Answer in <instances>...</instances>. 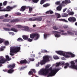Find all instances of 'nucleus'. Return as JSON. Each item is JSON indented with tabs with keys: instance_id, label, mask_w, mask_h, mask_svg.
Returning a JSON list of instances; mask_svg holds the SVG:
<instances>
[{
	"instance_id": "1",
	"label": "nucleus",
	"mask_w": 77,
	"mask_h": 77,
	"mask_svg": "<svg viewBox=\"0 0 77 77\" xmlns=\"http://www.w3.org/2000/svg\"><path fill=\"white\" fill-rule=\"evenodd\" d=\"M38 74L41 75L48 77V65L46 66L45 68H42L38 72Z\"/></svg>"
},
{
	"instance_id": "2",
	"label": "nucleus",
	"mask_w": 77,
	"mask_h": 77,
	"mask_svg": "<svg viewBox=\"0 0 77 77\" xmlns=\"http://www.w3.org/2000/svg\"><path fill=\"white\" fill-rule=\"evenodd\" d=\"M55 53L59 54V55H61V56H63L65 57H69L70 56H68V54H69V55H71L72 57H74V55L72 53L69 52H64L62 51H55Z\"/></svg>"
},
{
	"instance_id": "3",
	"label": "nucleus",
	"mask_w": 77,
	"mask_h": 77,
	"mask_svg": "<svg viewBox=\"0 0 77 77\" xmlns=\"http://www.w3.org/2000/svg\"><path fill=\"white\" fill-rule=\"evenodd\" d=\"M53 67H51L49 69H48V71H50V73H48V77H53L56 75V74L59 70L61 69V68H59L57 69H52Z\"/></svg>"
},
{
	"instance_id": "4",
	"label": "nucleus",
	"mask_w": 77,
	"mask_h": 77,
	"mask_svg": "<svg viewBox=\"0 0 77 77\" xmlns=\"http://www.w3.org/2000/svg\"><path fill=\"white\" fill-rule=\"evenodd\" d=\"M43 60L40 62H38V63L36 64V66H39L40 64H41V65H45L46 62H48V56L46 55L44 56L43 57Z\"/></svg>"
},
{
	"instance_id": "5",
	"label": "nucleus",
	"mask_w": 77,
	"mask_h": 77,
	"mask_svg": "<svg viewBox=\"0 0 77 77\" xmlns=\"http://www.w3.org/2000/svg\"><path fill=\"white\" fill-rule=\"evenodd\" d=\"M20 50V47L14 46L10 48L11 53H17Z\"/></svg>"
},
{
	"instance_id": "6",
	"label": "nucleus",
	"mask_w": 77,
	"mask_h": 77,
	"mask_svg": "<svg viewBox=\"0 0 77 77\" xmlns=\"http://www.w3.org/2000/svg\"><path fill=\"white\" fill-rule=\"evenodd\" d=\"M30 37L32 39H33L36 37V39H38L39 38V34L37 33H32L30 35Z\"/></svg>"
},
{
	"instance_id": "7",
	"label": "nucleus",
	"mask_w": 77,
	"mask_h": 77,
	"mask_svg": "<svg viewBox=\"0 0 77 77\" xmlns=\"http://www.w3.org/2000/svg\"><path fill=\"white\" fill-rule=\"evenodd\" d=\"M6 8H7L3 9V10H1L2 9V7L0 6V11H11V9L14 8V7L8 6Z\"/></svg>"
},
{
	"instance_id": "8",
	"label": "nucleus",
	"mask_w": 77,
	"mask_h": 77,
	"mask_svg": "<svg viewBox=\"0 0 77 77\" xmlns=\"http://www.w3.org/2000/svg\"><path fill=\"white\" fill-rule=\"evenodd\" d=\"M71 64V68L73 69H75L77 70V65H75V63L74 61H72L70 62Z\"/></svg>"
},
{
	"instance_id": "9",
	"label": "nucleus",
	"mask_w": 77,
	"mask_h": 77,
	"mask_svg": "<svg viewBox=\"0 0 77 77\" xmlns=\"http://www.w3.org/2000/svg\"><path fill=\"white\" fill-rule=\"evenodd\" d=\"M52 32L53 33H55V34L54 35L55 37L59 38V37L60 36V35L59 34L60 33V32H57V31H53Z\"/></svg>"
},
{
	"instance_id": "10",
	"label": "nucleus",
	"mask_w": 77,
	"mask_h": 77,
	"mask_svg": "<svg viewBox=\"0 0 77 77\" xmlns=\"http://www.w3.org/2000/svg\"><path fill=\"white\" fill-rule=\"evenodd\" d=\"M68 20L69 21H70L71 22H74V21H76L75 18L73 17H69L68 19Z\"/></svg>"
},
{
	"instance_id": "11",
	"label": "nucleus",
	"mask_w": 77,
	"mask_h": 77,
	"mask_svg": "<svg viewBox=\"0 0 77 77\" xmlns=\"http://www.w3.org/2000/svg\"><path fill=\"white\" fill-rule=\"evenodd\" d=\"M6 61V60L3 58H0V66H2V64H1V63H5V62Z\"/></svg>"
},
{
	"instance_id": "12",
	"label": "nucleus",
	"mask_w": 77,
	"mask_h": 77,
	"mask_svg": "<svg viewBox=\"0 0 77 77\" xmlns=\"http://www.w3.org/2000/svg\"><path fill=\"white\" fill-rule=\"evenodd\" d=\"M8 68H11V69H14L15 67V63H12L11 64L8 66Z\"/></svg>"
},
{
	"instance_id": "13",
	"label": "nucleus",
	"mask_w": 77,
	"mask_h": 77,
	"mask_svg": "<svg viewBox=\"0 0 77 77\" xmlns=\"http://www.w3.org/2000/svg\"><path fill=\"white\" fill-rule=\"evenodd\" d=\"M26 7L25 6H22L20 9V11L22 12H24L25 10H26Z\"/></svg>"
},
{
	"instance_id": "14",
	"label": "nucleus",
	"mask_w": 77,
	"mask_h": 77,
	"mask_svg": "<svg viewBox=\"0 0 77 77\" xmlns=\"http://www.w3.org/2000/svg\"><path fill=\"white\" fill-rule=\"evenodd\" d=\"M20 63L21 64H24V63H27V61L26 60H21L20 61Z\"/></svg>"
},
{
	"instance_id": "15",
	"label": "nucleus",
	"mask_w": 77,
	"mask_h": 77,
	"mask_svg": "<svg viewBox=\"0 0 77 77\" xmlns=\"http://www.w3.org/2000/svg\"><path fill=\"white\" fill-rule=\"evenodd\" d=\"M35 21H41L42 20V16L39 17L37 18H35Z\"/></svg>"
},
{
	"instance_id": "16",
	"label": "nucleus",
	"mask_w": 77,
	"mask_h": 77,
	"mask_svg": "<svg viewBox=\"0 0 77 77\" xmlns=\"http://www.w3.org/2000/svg\"><path fill=\"white\" fill-rule=\"evenodd\" d=\"M62 6H63V4H60V5H59L57 7V10H58V11H61L62 9Z\"/></svg>"
},
{
	"instance_id": "17",
	"label": "nucleus",
	"mask_w": 77,
	"mask_h": 77,
	"mask_svg": "<svg viewBox=\"0 0 77 77\" xmlns=\"http://www.w3.org/2000/svg\"><path fill=\"white\" fill-rule=\"evenodd\" d=\"M61 16L63 17H66L68 16V14L66 13H63L62 14Z\"/></svg>"
},
{
	"instance_id": "18",
	"label": "nucleus",
	"mask_w": 77,
	"mask_h": 77,
	"mask_svg": "<svg viewBox=\"0 0 77 77\" xmlns=\"http://www.w3.org/2000/svg\"><path fill=\"white\" fill-rule=\"evenodd\" d=\"M55 15L56 16V17H57V18H59L61 17V16L60 15V14H58V13H56L55 14Z\"/></svg>"
},
{
	"instance_id": "19",
	"label": "nucleus",
	"mask_w": 77,
	"mask_h": 77,
	"mask_svg": "<svg viewBox=\"0 0 77 77\" xmlns=\"http://www.w3.org/2000/svg\"><path fill=\"white\" fill-rule=\"evenodd\" d=\"M4 44L5 45H9V42L8 41H5L4 42Z\"/></svg>"
},
{
	"instance_id": "20",
	"label": "nucleus",
	"mask_w": 77,
	"mask_h": 77,
	"mask_svg": "<svg viewBox=\"0 0 77 77\" xmlns=\"http://www.w3.org/2000/svg\"><path fill=\"white\" fill-rule=\"evenodd\" d=\"M19 21H20L19 19H14L11 20V23H14V22H17Z\"/></svg>"
},
{
	"instance_id": "21",
	"label": "nucleus",
	"mask_w": 77,
	"mask_h": 77,
	"mask_svg": "<svg viewBox=\"0 0 77 77\" xmlns=\"http://www.w3.org/2000/svg\"><path fill=\"white\" fill-rule=\"evenodd\" d=\"M34 17L31 18L29 19V21H35V18L34 19Z\"/></svg>"
},
{
	"instance_id": "22",
	"label": "nucleus",
	"mask_w": 77,
	"mask_h": 77,
	"mask_svg": "<svg viewBox=\"0 0 77 77\" xmlns=\"http://www.w3.org/2000/svg\"><path fill=\"white\" fill-rule=\"evenodd\" d=\"M14 69L12 70V69H11L8 71V72L9 73H12V72H14Z\"/></svg>"
},
{
	"instance_id": "23",
	"label": "nucleus",
	"mask_w": 77,
	"mask_h": 77,
	"mask_svg": "<svg viewBox=\"0 0 77 77\" xmlns=\"http://www.w3.org/2000/svg\"><path fill=\"white\" fill-rule=\"evenodd\" d=\"M3 29H4V30H5V31H8V32L11 31V29H9V28H3Z\"/></svg>"
},
{
	"instance_id": "24",
	"label": "nucleus",
	"mask_w": 77,
	"mask_h": 77,
	"mask_svg": "<svg viewBox=\"0 0 77 77\" xmlns=\"http://www.w3.org/2000/svg\"><path fill=\"white\" fill-rule=\"evenodd\" d=\"M23 41V39H22L21 38H19L17 39V41H18V42H21Z\"/></svg>"
},
{
	"instance_id": "25",
	"label": "nucleus",
	"mask_w": 77,
	"mask_h": 77,
	"mask_svg": "<svg viewBox=\"0 0 77 77\" xmlns=\"http://www.w3.org/2000/svg\"><path fill=\"white\" fill-rule=\"evenodd\" d=\"M67 33H68V34H69V35H74V33L71 31H67Z\"/></svg>"
},
{
	"instance_id": "26",
	"label": "nucleus",
	"mask_w": 77,
	"mask_h": 77,
	"mask_svg": "<svg viewBox=\"0 0 77 77\" xmlns=\"http://www.w3.org/2000/svg\"><path fill=\"white\" fill-rule=\"evenodd\" d=\"M11 30L13 31V32H17V29L15 28H12L11 29Z\"/></svg>"
},
{
	"instance_id": "27",
	"label": "nucleus",
	"mask_w": 77,
	"mask_h": 77,
	"mask_svg": "<svg viewBox=\"0 0 77 77\" xmlns=\"http://www.w3.org/2000/svg\"><path fill=\"white\" fill-rule=\"evenodd\" d=\"M5 57L6 58V59H7V60H11V58H9V57L8 55H6Z\"/></svg>"
},
{
	"instance_id": "28",
	"label": "nucleus",
	"mask_w": 77,
	"mask_h": 77,
	"mask_svg": "<svg viewBox=\"0 0 77 77\" xmlns=\"http://www.w3.org/2000/svg\"><path fill=\"white\" fill-rule=\"evenodd\" d=\"M59 20L60 21H64V22L68 23V21L65 19H60Z\"/></svg>"
},
{
	"instance_id": "29",
	"label": "nucleus",
	"mask_w": 77,
	"mask_h": 77,
	"mask_svg": "<svg viewBox=\"0 0 77 77\" xmlns=\"http://www.w3.org/2000/svg\"><path fill=\"white\" fill-rule=\"evenodd\" d=\"M23 39H25L26 40L28 39V37L26 35H23Z\"/></svg>"
},
{
	"instance_id": "30",
	"label": "nucleus",
	"mask_w": 77,
	"mask_h": 77,
	"mask_svg": "<svg viewBox=\"0 0 77 77\" xmlns=\"http://www.w3.org/2000/svg\"><path fill=\"white\" fill-rule=\"evenodd\" d=\"M74 14V13L72 11H70L68 14L69 15H72Z\"/></svg>"
},
{
	"instance_id": "31",
	"label": "nucleus",
	"mask_w": 77,
	"mask_h": 77,
	"mask_svg": "<svg viewBox=\"0 0 77 77\" xmlns=\"http://www.w3.org/2000/svg\"><path fill=\"white\" fill-rule=\"evenodd\" d=\"M53 57L54 59H59V57L56 55H54V56Z\"/></svg>"
},
{
	"instance_id": "32",
	"label": "nucleus",
	"mask_w": 77,
	"mask_h": 77,
	"mask_svg": "<svg viewBox=\"0 0 77 77\" xmlns=\"http://www.w3.org/2000/svg\"><path fill=\"white\" fill-rule=\"evenodd\" d=\"M61 65V63L60 62L57 63H56V67H57V66H59V65Z\"/></svg>"
},
{
	"instance_id": "33",
	"label": "nucleus",
	"mask_w": 77,
	"mask_h": 77,
	"mask_svg": "<svg viewBox=\"0 0 77 77\" xmlns=\"http://www.w3.org/2000/svg\"><path fill=\"white\" fill-rule=\"evenodd\" d=\"M66 0H65V1H63L62 2V4H63V6H65V5H63V4H66Z\"/></svg>"
},
{
	"instance_id": "34",
	"label": "nucleus",
	"mask_w": 77,
	"mask_h": 77,
	"mask_svg": "<svg viewBox=\"0 0 77 77\" xmlns=\"http://www.w3.org/2000/svg\"><path fill=\"white\" fill-rule=\"evenodd\" d=\"M28 74L29 75H33V72L32 71H29L28 73Z\"/></svg>"
},
{
	"instance_id": "35",
	"label": "nucleus",
	"mask_w": 77,
	"mask_h": 77,
	"mask_svg": "<svg viewBox=\"0 0 77 77\" xmlns=\"http://www.w3.org/2000/svg\"><path fill=\"white\" fill-rule=\"evenodd\" d=\"M41 53H48V51H47L46 50H44L41 51Z\"/></svg>"
},
{
	"instance_id": "36",
	"label": "nucleus",
	"mask_w": 77,
	"mask_h": 77,
	"mask_svg": "<svg viewBox=\"0 0 77 77\" xmlns=\"http://www.w3.org/2000/svg\"><path fill=\"white\" fill-rule=\"evenodd\" d=\"M3 42H5V39L0 38V44H2Z\"/></svg>"
},
{
	"instance_id": "37",
	"label": "nucleus",
	"mask_w": 77,
	"mask_h": 77,
	"mask_svg": "<svg viewBox=\"0 0 77 77\" xmlns=\"http://www.w3.org/2000/svg\"><path fill=\"white\" fill-rule=\"evenodd\" d=\"M53 29L54 30H58L59 28L57 27L56 26H54L53 27Z\"/></svg>"
},
{
	"instance_id": "38",
	"label": "nucleus",
	"mask_w": 77,
	"mask_h": 77,
	"mask_svg": "<svg viewBox=\"0 0 77 77\" xmlns=\"http://www.w3.org/2000/svg\"><path fill=\"white\" fill-rule=\"evenodd\" d=\"M32 2L33 3H37L39 2V0H32Z\"/></svg>"
},
{
	"instance_id": "39",
	"label": "nucleus",
	"mask_w": 77,
	"mask_h": 77,
	"mask_svg": "<svg viewBox=\"0 0 77 77\" xmlns=\"http://www.w3.org/2000/svg\"><path fill=\"white\" fill-rule=\"evenodd\" d=\"M10 19H4L3 20V22H9Z\"/></svg>"
},
{
	"instance_id": "40",
	"label": "nucleus",
	"mask_w": 77,
	"mask_h": 77,
	"mask_svg": "<svg viewBox=\"0 0 77 77\" xmlns=\"http://www.w3.org/2000/svg\"><path fill=\"white\" fill-rule=\"evenodd\" d=\"M24 28H25V29H26L27 30V31L29 32V30L30 29H29V27H28V26H24Z\"/></svg>"
},
{
	"instance_id": "41",
	"label": "nucleus",
	"mask_w": 77,
	"mask_h": 77,
	"mask_svg": "<svg viewBox=\"0 0 77 77\" xmlns=\"http://www.w3.org/2000/svg\"><path fill=\"white\" fill-rule=\"evenodd\" d=\"M45 1V0H41L40 2L41 5H42L43 3H44Z\"/></svg>"
},
{
	"instance_id": "42",
	"label": "nucleus",
	"mask_w": 77,
	"mask_h": 77,
	"mask_svg": "<svg viewBox=\"0 0 77 77\" xmlns=\"http://www.w3.org/2000/svg\"><path fill=\"white\" fill-rule=\"evenodd\" d=\"M43 6V7H44V8H46L48 7V4H44Z\"/></svg>"
},
{
	"instance_id": "43",
	"label": "nucleus",
	"mask_w": 77,
	"mask_h": 77,
	"mask_svg": "<svg viewBox=\"0 0 77 77\" xmlns=\"http://www.w3.org/2000/svg\"><path fill=\"white\" fill-rule=\"evenodd\" d=\"M47 35H48V34H47L45 33L44 34V36L45 39H46V38H47Z\"/></svg>"
},
{
	"instance_id": "44",
	"label": "nucleus",
	"mask_w": 77,
	"mask_h": 77,
	"mask_svg": "<svg viewBox=\"0 0 77 77\" xmlns=\"http://www.w3.org/2000/svg\"><path fill=\"white\" fill-rule=\"evenodd\" d=\"M15 14H16V15H21V14L19 12H16L15 13Z\"/></svg>"
},
{
	"instance_id": "45",
	"label": "nucleus",
	"mask_w": 77,
	"mask_h": 77,
	"mask_svg": "<svg viewBox=\"0 0 77 77\" xmlns=\"http://www.w3.org/2000/svg\"><path fill=\"white\" fill-rule=\"evenodd\" d=\"M66 2L67 4H69V3H71V1L70 0H66Z\"/></svg>"
},
{
	"instance_id": "46",
	"label": "nucleus",
	"mask_w": 77,
	"mask_h": 77,
	"mask_svg": "<svg viewBox=\"0 0 77 77\" xmlns=\"http://www.w3.org/2000/svg\"><path fill=\"white\" fill-rule=\"evenodd\" d=\"M52 60V57L51 56H48V61Z\"/></svg>"
},
{
	"instance_id": "47",
	"label": "nucleus",
	"mask_w": 77,
	"mask_h": 77,
	"mask_svg": "<svg viewBox=\"0 0 77 77\" xmlns=\"http://www.w3.org/2000/svg\"><path fill=\"white\" fill-rule=\"evenodd\" d=\"M48 13H50V14H53L54 12L53 11L49 10L48 11Z\"/></svg>"
},
{
	"instance_id": "48",
	"label": "nucleus",
	"mask_w": 77,
	"mask_h": 77,
	"mask_svg": "<svg viewBox=\"0 0 77 77\" xmlns=\"http://www.w3.org/2000/svg\"><path fill=\"white\" fill-rule=\"evenodd\" d=\"M32 7H29V12L31 13V12L32 11Z\"/></svg>"
},
{
	"instance_id": "49",
	"label": "nucleus",
	"mask_w": 77,
	"mask_h": 77,
	"mask_svg": "<svg viewBox=\"0 0 77 77\" xmlns=\"http://www.w3.org/2000/svg\"><path fill=\"white\" fill-rule=\"evenodd\" d=\"M60 3V1L57 2L55 3L56 5H59Z\"/></svg>"
},
{
	"instance_id": "50",
	"label": "nucleus",
	"mask_w": 77,
	"mask_h": 77,
	"mask_svg": "<svg viewBox=\"0 0 77 77\" xmlns=\"http://www.w3.org/2000/svg\"><path fill=\"white\" fill-rule=\"evenodd\" d=\"M27 40L28 41H29V42H32V40L30 39V38H28Z\"/></svg>"
},
{
	"instance_id": "51",
	"label": "nucleus",
	"mask_w": 77,
	"mask_h": 77,
	"mask_svg": "<svg viewBox=\"0 0 77 77\" xmlns=\"http://www.w3.org/2000/svg\"><path fill=\"white\" fill-rule=\"evenodd\" d=\"M61 35H64L66 36V35H67V33L65 32H63L61 33Z\"/></svg>"
},
{
	"instance_id": "52",
	"label": "nucleus",
	"mask_w": 77,
	"mask_h": 77,
	"mask_svg": "<svg viewBox=\"0 0 77 77\" xmlns=\"http://www.w3.org/2000/svg\"><path fill=\"white\" fill-rule=\"evenodd\" d=\"M7 4V1H5L3 3V5L4 6H6Z\"/></svg>"
},
{
	"instance_id": "53",
	"label": "nucleus",
	"mask_w": 77,
	"mask_h": 77,
	"mask_svg": "<svg viewBox=\"0 0 77 77\" xmlns=\"http://www.w3.org/2000/svg\"><path fill=\"white\" fill-rule=\"evenodd\" d=\"M29 60H31V61H34L35 60V59L33 58H29Z\"/></svg>"
},
{
	"instance_id": "54",
	"label": "nucleus",
	"mask_w": 77,
	"mask_h": 77,
	"mask_svg": "<svg viewBox=\"0 0 77 77\" xmlns=\"http://www.w3.org/2000/svg\"><path fill=\"white\" fill-rule=\"evenodd\" d=\"M65 65L66 66H69V63H67L65 64Z\"/></svg>"
},
{
	"instance_id": "55",
	"label": "nucleus",
	"mask_w": 77,
	"mask_h": 77,
	"mask_svg": "<svg viewBox=\"0 0 77 77\" xmlns=\"http://www.w3.org/2000/svg\"><path fill=\"white\" fill-rule=\"evenodd\" d=\"M63 27L64 29H67V28L68 27V26L67 25H64L63 26Z\"/></svg>"
},
{
	"instance_id": "56",
	"label": "nucleus",
	"mask_w": 77,
	"mask_h": 77,
	"mask_svg": "<svg viewBox=\"0 0 77 77\" xmlns=\"http://www.w3.org/2000/svg\"><path fill=\"white\" fill-rule=\"evenodd\" d=\"M17 26L18 28H21L22 27V26L20 25H17Z\"/></svg>"
},
{
	"instance_id": "57",
	"label": "nucleus",
	"mask_w": 77,
	"mask_h": 77,
	"mask_svg": "<svg viewBox=\"0 0 77 77\" xmlns=\"http://www.w3.org/2000/svg\"><path fill=\"white\" fill-rule=\"evenodd\" d=\"M32 71L34 73H35L36 72V70L35 69H32Z\"/></svg>"
},
{
	"instance_id": "58",
	"label": "nucleus",
	"mask_w": 77,
	"mask_h": 77,
	"mask_svg": "<svg viewBox=\"0 0 77 77\" xmlns=\"http://www.w3.org/2000/svg\"><path fill=\"white\" fill-rule=\"evenodd\" d=\"M64 64H65V62H63L61 63L60 65H64Z\"/></svg>"
},
{
	"instance_id": "59",
	"label": "nucleus",
	"mask_w": 77,
	"mask_h": 77,
	"mask_svg": "<svg viewBox=\"0 0 77 77\" xmlns=\"http://www.w3.org/2000/svg\"><path fill=\"white\" fill-rule=\"evenodd\" d=\"M66 9H67V8H65L64 9H63V12H65V11H66Z\"/></svg>"
},
{
	"instance_id": "60",
	"label": "nucleus",
	"mask_w": 77,
	"mask_h": 77,
	"mask_svg": "<svg viewBox=\"0 0 77 77\" xmlns=\"http://www.w3.org/2000/svg\"><path fill=\"white\" fill-rule=\"evenodd\" d=\"M10 33V34H11V35H15V34H14V33L13 32H11Z\"/></svg>"
},
{
	"instance_id": "61",
	"label": "nucleus",
	"mask_w": 77,
	"mask_h": 77,
	"mask_svg": "<svg viewBox=\"0 0 77 77\" xmlns=\"http://www.w3.org/2000/svg\"><path fill=\"white\" fill-rule=\"evenodd\" d=\"M69 12H70V10H69V9L67 11H66V13L69 14Z\"/></svg>"
},
{
	"instance_id": "62",
	"label": "nucleus",
	"mask_w": 77,
	"mask_h": 77,
	"mask_svg": "<svg viewBox=\"0 0 77 77\" xmlns=\"http://www.w3.org/2000/svg\"><path fill=\"white\" fill-rule=\"evenodd\" d=\"M8 14H6L5 15V18H7L8 17Z\"/></svg>"
},
{
	"instance_id": "63",
	"label": "nucleus",
	"mask_w": 77,
	"mask_h": 77,
	"mask_svg": "<svg viewBox=\"0 0 77 77\" xmlns=\"http://www.w3.org/2000/svg\"><path fill=\"white\" fill-rule=\"evenodd\" d=\"M4 17L3 16H0V19H3Z\"/></svg>"
},
{
	"instance_id": "64",
	"label": "nucleus",
	"mask_w": 77,
	"mask_h": 77,
	"mask_svg": "<svg viewBox=\"0 0 77 77\" xmlns=\"http://www.w3.org/2000/svg\"><path fill=\"white\" fill-rule=\"evenodd\" d=\"M7 27H11V25L9 24H7Z\"/></svg>"
}]
</instances>
